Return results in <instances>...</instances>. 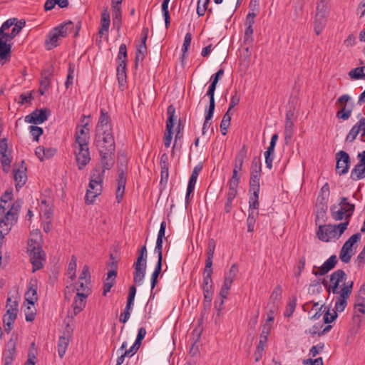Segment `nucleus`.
Listing matches in <instances>:
<instances>
[{"label": "nucleus", "mask_w": 365, "mask_h": 365, "mask_svg": "<svg viewBox=\"0 0 365 365\" xmlns=\"http://www.w3.org/2000/svg\"><path fill=\"white\" fill-rule=\"evenodd\" d=\"M133 306V304H132L126 303V306L123 312L120 315L119 320L120 322L125 324L130 319Z\"/></svg>", "instance_id": "obj_48"}, {"label": "nucleus", "mask_w": 365, "mask_h": 365, "mask_svg": "<svg viewBox=\"0 0 365 365\" xmlns=\"http://www.w3.org/2000/svg\"><path fill=\"white\" fill-rule=\"evenodd\" d=\"M361 234L357 232L351 235L344 244L339 253L340 259L344 262L348 263L350 262L352 255H354L353 246L361 239Z\"/></svg>", "instance_id": "obj_12"}, {"label": "nucleus", "mask_w": 365, "mask_h": 365, "mask_svg": "<svg viewBox=\"0 0 365 365\" xmlns=\"http://www.w3.org/2000/svg\"><path fill=\"white\" fill-rule=\"evenodd\" d=\"M261 173H257L256 172H251L250 180V192H259Z\"/></svg>", "instance_id": "obj_28"}, {"label": "nucleus", "mask_w": 365, "mask_h": 365, "mask_svg": "<svg viewBox=\"0 0 365 365\" xmlns=\"http://www.w3.org/2000/svg\"><path fill=\"white\" fill-rule=\"evenodd\" d=\"M68 339L65 336H61L58 343V353L61 358H63L66 354L68 345Z\"/></svg>", "instance_id": "obj_39"}, {"label": "nucleus", "mask_w": 365, "mask_h": 365, "mask_svg": "<svg viewBox=\"0 0 365 365\" xmlns=\"http://www.w3.org/2000/svg\"><path fill=\"white\" fill-rule=\"evenodd\" d=\"M96 139L99 150L104 149L114 150L115 141L112 135V130L96 131Z\"/></svg>", "instance_id": "obj_10"}, {"label": "nucleus", "mask_w": 365, "mask_h": 365, "mask_svg": "<svg viewBox=\"0 0 365 365\" xmlns=\"http://www.w3.org/2000/svg\"><path fill=\"white\" fill-rule=\"evenodd\" d=\"M103 178L104 171L99 169H95L91 175L88 187L85 196L86 202L88 204H92L96 198L101 194Z\"/></svg>", "instance_id": "obj_4"}, {"label": "nucleus", "mask_w": 365, "mask_h": 365, "mask_svg": "<svg viewBox=\"0 0 365 365\" xmlns=\"http://www.w3.org/2000/svg\"><path fill=\"white\" fill-rule=\"evenodd\" d=\"M13 196V190L12 188L7 189L1 197V202L3 205H5V206H7V203L9 201L11 200Z\"/></svg>", "instance_id": "obj_58"}, {"label": "nucleus", "mask_w": 365, "mask_h": 365, "mask_svg": "<svg viewBox=\"0 0 365 365\" xmlns=\"http://www.w3.org/2000/svg\"><path fill=\"white\" fill-rule=\"evenodd\" d=\"M353 286L354 282L352 281H349L344 284L341 288L340 292L337 294L339 295L336 299L334 310L341 312L345 309L347 305V300L352 292Z\"/></svg>", "instance_id": "obj_8"}, {"label": "nucleus", "mask_w": 365, "mask_h": 365, "mask_svg": "<svg viewBox=\"0 0 365 365\" xmlns=\"http://www.w3.org/2000/svg\"><path fill=\"white\" fill-rule=\"evenodd\" d=\"M76 267H77V259L76 257L73 255L71 257V261L68 264V275L71 278V280H73L76 277Z\"/></svg>", "instance_id": "obj_46"}, {"label": "nucleus", "mask_w": 365, "mask_h": 365, "mask_svg": "<svg viewBox=\"0 0 365 365\" xmlns=\"http://www.w3.org/2000/svg\"><path fill=\"white\" fill-rule=\"evenodd\" d=\"M105 130H112L110 124V118L108 113L103 110H101V115L98 119V124L96 128V131H101Z\"/></svg>", "instance_id": "obj_23"}, {"label": "nucleus", "mask_w": 365, "mask_h": 365, "mask_svg": "<svg viewBox=\"0 0 365 365\" xmlns=\"http://www.w3.org/2000/svg\"><path fill=\"white\" fill-rule=\"evenodd\" d=\"M27 252L33 266V272H34L41 269L43 267V262L45 261L46 255L39 243L30 239L28 242Z\"/></svg>", "instance_id": "obj_6"}, {"label": "nucleus", "mask_w": 365, "mask_h": 365, "mask_svg": "<svg viewBox=\"0 0 365 365\" xmlns=\"http://www.w3.org/2000/svg\"><path fill=\"white\" fill-rule=\"evenodd\" d=\"M327 18L324 16H317L315 18V24H314V31L317 35H319L323 29L324 28L327 22Z\"/></svg>", "instance_id": "obj_40"}, {"label": "nucleus", "mask_w": 365, "mask_h": 365, "mask_svg": "<svg viewBox=\"0 0 365 365\" xmlns=\"http://www.w3.org/2000/svg\"><path fill=\"white\" fill-rule=\"evenodd\" d=\"M101 155V163L103 165V169L100 170H103L105 172L106 170H110L113 164H114V150H108L102 149L99 150Z\"/></svg>", "instance_id": "obj_17"}, {"label": "nucleus", "mask_w": 365, "mask_h": 365, "mask_svg": "<svg viewBox=\"0 0 365 365\" xmlns=\"http://www.w3.org/2000/svg\"><path fill=\"white\" fill-rule=\"evenodd\" d=\"M175 108L174 106L170 105L167 109L168 119L166 122V130H172L175 125Z\"/></svg>", "instance_id": "obj_32"}, {"label": "nucleus", "mask_w": 365, "mask_h": 365, "mask_svg": "<svg viewBox=\"0 0 365 365\" xmlns=\"http://www.w3.org/2000/svg\"><path fill=\"white\" fill-rule=\"evenodd\" d=\"M324 222V218L319 217V223L317 231V236L322 242H335L341 236L347 229L349 222H344L338 225H322Z\"/></svg>", "instance_id": "obj_3"}, {"label": "nucleus", "mask_w": 365, "mask_h": 365, "mask_svg": "<svg viewBox=\"0 0 365 365\" xmlns=\"http://www.w3.org/2000/svg\"><path fill=\"white\" fill-rule=\"evenodd\" d=\"M0 163L3 170L8 173L12 161V155L11 150H8L6 138H2L0 140Z\"/></svg>", "instance_id": "obj_14"}, {"label": "nucleus", "mask_w": 365, "mask_h": 365, "mask_svg": "<svg viewBox=\"0 0 365 365\" xmlns=\"http://www.w3.org/2000/svg\"><path fill=\"white\" fill-rule=\"evenodd\" d=\"M337 263V257L336 255H331L328 258L322 266H320L318 270H313L312 274L315 276L324 275L332 269Z\"/></svg>", "instance_id": "obj_18"}, {"label": "nucleus", "mask_w": 365, "mask_h": 365, "mask_svg": "<svg viewBox=\"0 0 365 365\" xmlns=\"http://www.w3.org/2000/svg\"><path fill=\"white\" fill-rule=\"evenodd\" d=\"M49 114L48 109H36L25 117V121L29 123L41 124L48 119Z\"/></svg>", "instance_id": "obj_16"}, {"label": "nucleus", "mask_w": 365, "mask_h": 365, "mask_svg": "<svg viewBox=\"0 0 365 365\" xmlns=\"http://www.w3.org/2000/svg\"><path fill=\"white\" fill-rule=\"evenodd\" d=\"M160 168H161V170H163V173H165V178H168V177L169 163H168V156L165 153H164L161 155Z\"/></svg>", "instance_id": "obj_56"}, {"label": "nucleus", "mask_w": 365, "mask_h": 365, "mask_svg": "<svg viewBox=\"0 0 365 365\" xmlns=\"http://www.w3.org/2000/svg\"><path fill=\"white\" fill-rule=\"evenodd\" d=\"M201 170H202L201 165H196L194 168V169L191 173V175H190L189 181H188L187 187V193H186V196H185V202L186 203H188L189 199H190V195L194 191L196 182H197L199 173H200Z\"/></svg>", "instance_id": "obj_19"}, {"label": "nucleus", "mask_w": 365, "mask_h": 365, "mask_svg": "<svg viewBox=\"0 0 365 365\" xmlns=\"http://www.w3.org/2000/svg\"><path fill=\"white\" fill-rule=\"evenodd\" d=\"M238 271L239 269L237 264H233L231 266L230 270L227 273H225L224 279L233 282V281L237 277Z\"/></svg>", "instance_id": "obj_50"}, {"label": "nucleus", "mask_w": 365, "mask_h": 365, "mask_svg": "<svg viewBox=\"0 0 365 365\" xmlns=\"http://www.w3.org/2000/svg\"><path fill=\"white\" fill-rule=\"evenodd\" d=\"M355 210V205L348 201V198L342 197L339 203L333 205L330 208L331 215L335 221L345 220L349 222Z\"/></svg>", "instance_id": "obj_5"}, {"label": "nucleus", "mask_w": 365, "mask_h": 365, "mask_svg": "<svg viewBox=\"0 0 365 365\" xmlns=\"http://www.w3.org/2000/svg\"><path fill=\"white\" fill-rule=\"evenodd\" d=\"M18 302L16 300H11L10 297H8L6 302V312L4 315L17 317L19 309H18Z\"/></svg>", "instance_id": "obj_31"}, {"label": "nucleus", "mask_w": 365, "mask_h": 365, "mask_svg": "<svg viewBox=\"0 0 365 365\" xmlns=\"http://www.w3.org/2000/svg\"><path fill=\"white\" fill-rule=\"evenodd\" d=\"M25 317L27 322H33L36 316V309L34 305H29L24 309Z\"/></svg>", "instance_id": "obj_51"}, {"label": "nucleus", "mask_w": 365, "mask_h": 365, "mask_svg": "<svg viewBox=\"0 0 365 365\" xmlns=\"http://www.w3.org/2000/svg\"><path fill=\"white\" fill-rule=\"evenodd\" d=\"M26 21L24 19L17 21L12 29L11 32L9 33L10 41L12 40L16 35H18L21 29L25 26Z\"/></svg>", "instance_id": "obj_41"}, {"label": "nucleus", "mask_w": 365, "mask_h": 365, "mask_svg": "<svg viewBox=\"0 0 365 365\" xmlns=\"http://www.w3.org/2000/svg\"><path fill=\"white\" fill-rule=\"evenodd\" d=\"M240 101V94L237 88H235L234 93L230 99V106L227 110L231 111V109L239 104Z\"/></svg>", "instance_id": "obj_54"}, {"label": "nucleus", "mask_w": 365, "mask_h": 365, "mask_svg": "<svg viewBox=\"0 0 365 365\" xmlns=\"http://www.w3.org/2000/svg\"><path fill=\"white\" fill-rule=\"evenodd\" d=\"M335 105L339 108L336 113L337 118L346 120L351 117L354 108V103L352 102L349 95H341L336 99Z\"/></svg>", "instance_id": "obj_7"}, {"label": "nucleus", "mask_w": 365, "mask_h": 365, "mask_svg": "<svg viewBox=\"0 0 365 365\" xmlns=\"http://www.w3.org/2000/svg\"><path fill=\"white\" fill-rule=\"evenodd\" d=\"M329 195L325 197L324 195L319 194L317 197V203L322 205L320 211H319L316 215L315 224L319 223V217L324 218L327 210V201Z\"/></svg>", "instance_id": "obj_25"}, {"label": "nucleus", "mask_w": 365, "mask_h": 365, "mask_svg": "<svg viewBox=\"0 0 365 365\" xmlns=\"http://www.w3.org/2000/svg\"><path fill=\"white\" fill-rule=\"evenodd\" d=\"M259 212L258 211H249L248 217L247 219V231L253 232L255 230V225L256 222V220L258 217Z\"/></svg>", "instance_id": "obj_37"}, {"label": "nucleus", "mask_w": 365, "mask_h": 365, "mask_svg": "<svg viewBox=\"0 0 365 365\" xmlns=\"http://www.w3.org/2000/svg\"><path fill=\"white\" fill-rule=\"evenodd\" d=\"M296 306H297L296 297H292V299H289V302L287 305L286 309L284 313V317H291L295 310Z\"/></svg>", "instance_id": "obj_47"}, {"label": "nucleus", "mask_w": 365, "mask_h": 365, "mask_svg": "<svg viewBox=\"0 0 365 365\" xmlns=\"http://www.w3.org/2000/svg\"><path fill=\"white\" fill-rule=\"evenodd\" d=\"M134 273H133V282L138 284L141 285L143 282V279L145 275V271H146V263H139V262H135L134 263Z\"/></svg>", "instance_id": "obj_21"}, {"label": "nucleus", "mask_w": 365, "mask_h": 365, "mask_svg": "<svg viewBox=\"0 0 365 365\" xmlns=\"http://www.w3.org/2000/svg\"><path fill=\"white\" fill-rule=\"evenodd\" d=\"M361 132L360 128L356 124H355L346 135L345 141L346 143H352L356 138L357 135L359 134L361 135Z\"/></svg>", "instance_id": "obj_43"}, {"label": "nucleus", "mask_w": 365, "mask_h": 365, "mask_svg": "<svg viewBox=\"0 0 365 365\" xmlns=\"http://www.w3.org/2000/svg\"><path fill=\"white\" fill-rule=\"evenodd\" d=\"M349 76L351 79H364L365 78V66L357 67L349 72Z\"/></svg>", "instance_id": "obj_38"}, {"label": "nucleus", "mask_w": 365, "mask_h": 365, "mask_svg": "<svg viewBox=\"0 0 365 365\" xmlns=\"http://www.w3.org/2000/svg\"><path fill=\"white\" fill-rule=\"evenodd\" d=\"M354 304H365V282L361 286L356 294Z\"/></svg>", "instance_id": "obj_49"}, {"label": "nucleus", "mask_w": 365, "mask_h": 365, "mask_svg": "<svg viewBox=\"0 0 365 365\" xmlns=\"http://www.w3.org/2000/svg\"><path fill=\"white\" fill-rule=\"evenodd\" d=\"M87 297L88 296H86V294H80V292L76 293L72 304L74 315L78 314L84 309Z\"/></svg>", "instance_id": "obj_24"}, {"label": "nucleus", "mask_w": 365, "mask_h": 365, "mask_svg": "<svg viewBox=\"0 0 365 365\" xmlns=\"http://www.w3.org/2000/svg\"><path fill=\"white\" fill-rule=\"evenodd\" d=\"M22 205L21 200H16L7 206L0 203V229L8 234L12 227L17 222L19 214Z\"/></svg>", "instance_id": "obj_1"}, {"label": "nucleus", "mask_w": 365, "mask_h": 365, "mask_svg": "<svg viewBox=\"0 0 365 365\" xmlns=\"http://www.w3.org/2000/svg\"><path fill=\"white\" fill-rule=\"evenodd\" d=\"M161 270H162V263H160V262H157L155 267V269L151 275V279H150L152 289H154L156 284L158 283V276H159Z\"/></svg>", "instance_id": "obj_45"}, {"label": "nucleus", "mask_w": 365, "mask_h": 365, "mask_svg": "<svg viewBox=\"0 0 365 365\" xmlns=\"http://www.w3.org/2000/svg\"><path fill=\"white\" fill-rule=\"evenodd\" d=\"M350 178L351 180L357 181L365 178V165L357 163L352 169Z\"/></svg>", "instance_id": "obj_29"}, {"label": "nucleus", "mask_w": 365, "mask_h": 365, "mask_svg": "<svg viewBox=\"0 0 365 365\" xmlns=\"http://www.w3.org/2000/svg\"><path fill=\"white\" fill-rule=\"evenodd\" d=\"M147 256H148V252H147L146 245H143L139 252V255L138 256V258H137V260L135 262H139V263L145 262L146 263Z\"/></svg>", "instance_id": "obj_63"}, {"label": "nucleus", "mask_w": 365, "mask_h": 365, "mask_svg": "<svg viewBox=\"0 0 365 365\" xmlns=\"http://www.w3.org/2000/svg\"><path fill=\"white\" fill-rule=\"evenodd\" d=\"M29 130L33 140L35 141H38L39 137L43 134V129L38 126L30 125Z\"/></svg>", "instance_id": "obj_53"}, {"label": "nucleus", "mask_w": 365, "mask_h": 365, "mask_svg": "<svg viewBox=\"0 0 365 365\" xmlns=\"http://www.w3.org/2000/svg\"><path fill=\"white\" fill-rule=\"evenodd\" d=\"M117 78L118 81L119 86L123 89L125 86L126 83V63L122 61V63H118V66L117 68Z\"/></svg>", "instance_id": "obj_27"}, {"label": "nucleus", "mask_w": 365, "mask_h": 365, "mask_svg": "<svg viewBox=\"0 0 365 365\" xmlns=\"http://www.w3.org/2000/svg\"><path fill=\"white\" fill-rule=\"evenodd\" d=\"M253 29L252 27H246L244 36V43L250 45L253 42Z\"/></svg>", "instance_id": "obj_59"}, {"label": "nucleus", "mask_w": 365, "mask_h": 365, "mask_svg": "<svg viewBox=\"0 0 365 365\" xmlns=\"http://www.w3.org/2000/svg\"><path fill=\"white\" fill-rule=\"evenodd\" d=\"M89 284L90 282L78 279V286L76 287L77 293L86 294V296H88L91 293Z\"/></svg>", "instance_id": "obj_44"}, {"label": "nucleus", "mask_w": 365, "mask_h": 365, "mask_svg": "<svg viewBox=\"0 0 365 365\" xmlns=\"http://www.w3.org/2000/svg\"><path fill=\"white\" fill-rule=\"evenodd\" d=\"M217 84L214 83H210L207 91L206 93V96L209 97L210 103H215V91L216 89Z\"/></svg>", "instance_id": "obj_61"}, {"label": "nucleus", "mask_w": 365, "mask_h": 365, "mask_svg": "<svg viewBox=\"0 0 365 365\" xmlns=\"http://www.w3.org/2000/svg\"><path fill=\"white\" fill-rule=\"evenodd\" d=\"M336 171L340 175L346 174L349 169L350 157L349 154L344 151L340 150L336 155Z\"/></svg>", "instance_id": "obj_15"}, {"label": "nucleus", "mask_w": 365, "mask_h": 365, "mask_svg": "<svg viewBox=\"0 0 365 365\" xmlns=\"http://www.w3.org/2000/svg\"><path fill=\"white\" fill-rule=\"evenodd\" d=\"M16 319V317L4 315L3 322H4L5 331L7 333H9L11 331V330L12 329L13 324H14Z\"/></svg>", "instance_id": "obj_52"}, {"label": "nucleus", "mask_w": 365, "mask_h": 365, "mask_svg": "<svg viewBox=\"0 0 365 365\" xmlns=\"http://www.w3.org/2000/svg\"><path fill=\"white\" fill-rule=\"evenodd\" d=\"M73 148L78 168L82 170L91 161L88 146L73 145Z\"/></svg>", "instance_id": "obj_13"}, {"label": "nucleus", "mask_w": 365, "mask_h": 365, "mask_svg": "<svg viewBox=\"0 0 365 365\" xmlns=\"http://www.w3.org/2000/svg\"><path fill=\"white\" fill-rule=\"evenodd\" d=\"M76 29L74 36L78 34L79 28L75 26V24L71 21L63 22L58 26L53 28L48 34L45 40V47L47 50H51L59 45V40L66 37L69 34L72 33Z\"/></svg>", "instance_id": "obj_2"}, {"label": "nucleus", "mask_w": 365, "mask_h": 365, "mask_svg": "<svg viewBox=\"0 0 365 365\" xmlns=\"http://www.w3.org/2000/svg\"><path fill=\"white\" fill-rule=\"evenodd\" d=\"M346 274L342 269H337L331 273L330 275V284L327 285V282L324 281L323 284L325 286L327 291L333 294H338L340 290L339 287L340 283L346 284Z\"/></svg>", "instance_id": "obj_9"}, {"label": "nucleus", "mask_w": 365, "mask_h": 365, "mask_svg": "<svg viewBox=\"0 0 365 365\" xmlns=\"http://www.w3.org/2000/svg\"><path fill=\"white\" fill-rule=\"evenodd\" d=\"M117 184L116 200L117 202L120 203L123 199L126 184V176L123 170L119 171Z\"/></svg>", "instance_id": "obj_22"}, {"label": "nucleus", "mask_w": 365, "mask_h": 365, "mask_svg": "<svg viewBox=\"0 0 365 365\" xmlns=\"http://www.w3.org/2000/svg\"><path fill=\"white\" fill-rule=\"evenodd\" d=\"M110 14L107 9H105L101 14V27L99 34L103 35L104 32H108L110 26Z\"/></svg>", "instance_id": "obj_30"}, {"label": "nucleus", "mask_w": 365, "mask_h": 365, "mask_svg": "<svg viewBox=\"0 0 365 365\" xmlns=\"http://www.w3.org/2000/svg\"><path fill=\"white\" fill-rule=\"evenodd\" d=\"M126 58H127V48L126 45L124 43H122L119 47V51L118 54V60L119 63H122V61H124L126 63Z\"/></svg>", "instance_id": "obj_57"}, {"label": "nucleus", "mask_w": 365, "mask_h": 365, "mask_svg": "<svg viewBox=\"0 0 365 365\" xmlns=\"http://www.w3.org/2000/svg\"><path fill=\"white\" fill-rule=\"evenodd\" d=\"M293 128H294V123L290 120L288 114H287V119L285 123V134H286V138H291L293 134Z\"/></svg>", "instance_id": "obj_55"}, {"label": "nucleus", "mask_w": 365, "mask_h": 365, "mask_svg": "<svg viewBox=\"0 0 365 365\" xmlns=\"http://www.w3.org/2000/svg\"><path fill=\"white\" fill-rule=\"evenodd\" d=\"M259 192H252L249 198V211H257L259 209Z\"/></svg>", "instance_id": "obj_42"}, {"label": "nucleus", "mask_w": 365, "mask_h": 365, "mask_svg": "<svg viewBox=\"0 0 365 365\" xmlns=\"http://www.w3.org/2000/svg\"><path fill=\"white\" fill-rule=\"evenodd\" d=\"M74 79V68L70 65L68 68V73L67 75L66 81L65 82V86L68 88L73 83Z\"/></svg>", "instance_id": "obj_60"}, {"label": "nucleus", "mask_w": 365, "mask_h": 365, "mask_svg": "<svg viewBox=\"0 0 365 365\" xmlns=\"http://www.w3.org/2000/svg\"><path fill=\"white\" fill-rule=\"evenodd\" d=\"M328 4L329 0H321L317 4L316 16L327 17L329 14Z\"/></svg>", "instance_id": "obj_34"}, {"label": "nucleus", "mask_w": 365, "mask_h": 365, "mask_svg": "<svg viewBox=\"0 0 365 365\" xmlns=\"http://www.w3.org/2000/svg\"><path fill=\"white\" fill-rule=\"evenodd\" d=\"M337 312L336 310H333L332 313L329 312V309H328L324 315V322L326 324H329L332 322L337 317Z\"/></svg>", "instance_id": "obj_64"}, {"label": "nucleus", "mask_w": 365, "mask_h": 365, "mask_svg": "<svg viewBox=\"0 0 365 365\" xmlns=\"http://www.w3.org/2000/svg\"><path fill=\"white\" fill-rule=\"evenodd\" d=\"M191 40H192L191 34L187 33L185 36L184 42H183L182 49H181L183 56H184L185 53L187 51L188 48L190 46Z\"/></svg>", "instance_id": "obj_62"}, {"label": "nucleus", "mask_w": 365, "mask_h": 365, "mask_svg": "<svg viewBox=\"0 0 365 365\" xmlns=\"http://www.w3.org/2000/svg\"><path fill=\"white\" fill-rule=\"evenodd\" d=\"M26 302L30 305H34L38 299L36 289L33 285L29 286L27 292L25 293Z\"/></svg>", "instance_id": "obj_33"}, {"label": "nucleus", "mask_w": 365, "mask_h": 365, "mask_svg": "<svg viewBox=\"0 0 365 365\" xmlns=\"http://www.w3.org/2000/svg\"><path fill=\"white\" fill-rule=\"evenodd\" d=\"M82 125L76 127L75 133V143L73 145L88 146L90 140V129L88 122H85L86 116L83 115Z\"/></svg>", "instance_id": "obj_11"}, {"label": "nucleus", "mask_w": 365, "mask_h": 365, "mask_svg": "<svg viewBox=\"0 0 365 365\" xmlns=\"http://www.w3.org/2000/svg\"><path fill=\"white\" fill-rule=\"evenodd\" d=\"M232 113L227 110L226 113L224 115L222 120L220 123V130L222 135H226L227 128L230 125V120L232 118Z\"/></svg>", "instance_id": "obj_36"}, {"label": "nucleus", "mask_w": 365, "mask_h": 365, "mask_svg": "<svg viewBox=\"0 0 365 365\" xmlns=\"http://www.w3.org/2000/svg\"><path fill=\"white\" fill-rule=\"evenodd\" d=\"M13 174L14 180L16 182V188L18 190L26 184L27 180L26 168L22 165L19 168H14Z\"/></svg>", "instance_id": "obj_20"}, {"label": "nucleus", "mask_w": 365, "mask_h": 365, "mask_svg": "<svg viewBox=\"0 0 365 365\" xmlns=\"http://www.w3.org/2000/svg\"><path fill=\"white\" fill-rule=\"evenodd\" d=\"M0 39V60L6 59L11 51V45Z\"/></svg>", "instance_id": "obj_35"}, {"label": "nucleus", "mask_w": 365, "mask_h": 365, "mask_svg": "<svg viewBox=\"0 0 365 365\" xmlns=\"http://www.w3.org/2000/svg\"><path fill=\"white\" fill-rule=\"evenodd\" d=\"M247 148L243 145L241 149L238 151L235 158L234 169L237 170H242L245 159L247 158Z\"/></svg>", "instance_id": "obj_26"}]
</instances>
